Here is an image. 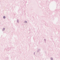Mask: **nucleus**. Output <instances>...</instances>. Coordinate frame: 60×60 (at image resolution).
<instances>
[{"instance_id":"obj_1","label":"nucleus","mask_w":60,"mask_h":60,"mask_svg":"<svg viewBox=\"0 0 60 60\" xmlns=\"http://www.w3.org/2000/svg\"><path fill=\"white\" fill-rule=\"evenodd\" d=\"M4 30H5V28H4L3 29V31H4Z\"/></svg>"},{"instance_id":"obj_2","label":"nucleus","mask_w":60,"mask_h":60,"mask_svg":"<svg viewBox=\"0 0 60 60\" xmlns=\"http://www.w3.org/2000/svg\"><path fill=\"white\" fill-rule=\"evenodd\" d=\"M3 18H4V19H5V17L4 16Z\"/></svg>"},{"instance_id":"obj_3","label":"nucleus","mask_w":60,"mask_h":60,"mask_svg":"<svg viewBox=\"0 0 60 60\" xmlns=\"http://www.w3.org/2000/svg\"><path fill=\"white\" fill-rule=\"evenodd\" d=\"M25 23H27V22H26V21H25Z\"/></svg>"}]
</instances>
